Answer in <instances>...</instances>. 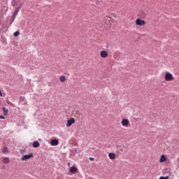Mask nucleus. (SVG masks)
Wrapping results in <instances>:
<instances>
[{"label":"nucleus","mask_w":179,"mask_h":179,"mask_svg":"<svg viewBox=\"0 0 179 179\" xmlns=\"http://www.w3.org/2000/svg\"><path fill=\"white\" fill-rule=\"evenodd\" d=\"M0 96L2 97V92L0 91Z\"/></svg>","instance_id":"bb28decb"},{"label":"nucleus","mask_w":179,"mask_h":179,"mask_svg":"<svg viewBox=\"0 0 179 179\" xmlns=\"http://www.w3.org/2000/svg\"><path fill=\"white\" fill-rule=\"evenodd\" d=\"M0 120H5V117L2 116V115H0Z\"/></svg>","instance_id":"b1692460"},{"label":"nucleus","mask_w":179,"mask_h":179,"mask_svg":"<svg viewBox=\"0 0 179 179\" xmlns=\"http://www.w3.org/2000/svg\"><path fill=\"white\" fill-rule=\"evenodd\" d=\"M106 19H107L108 20H110V17H107Z\"/></svg>","instance_id":"c756f323"},{"label":"nucleus","mask_w":179,"mask_h":179,"mask_svg":"<svg viewBox=\"0 0 179 179\" xmlns=\"http://www.w3.org/2000/svg\"><path fill=\"white\" fill-rule=\"evenodd\" d=\"M75 117H76L77 118L79 117V113L77 112L76 114L74 115Z\"/></svg>","instance_id":"5701e85b"},{"label":"nucleus","mask_w":179,"mask_h":179,"mask_svg":"<svg viewBox=\"0 0 179 179\" xmlns=\"http://www.w3.org/2000/svg\"><path fill=\"white\" fill-rule=\"evenodd\" d=\"M59 80L60 82H62V83H64V82L66 80V78L65 77V76H62L59 77Z\"/></svg>","instance_id":"9d476101"},{"label":"nucleus","mask_w":179,"mask_h":179,"mask_svg":"<svg viewBox=\"0 0 179 179\" xmlns=\"http://www.w3.org/2000/svg\"><path fill=\"white\" fill-rule=\"evenodd\" d=\"M73 124H75V119L73 117L67 120L66 127H71Z\"/></svg>","instance_id":"39448f33"},{"label":"nucleus","mask_w":179,"mask_h":179,"mask_svg":"<svg viewBox=\"0 0 179 179\" xmlns=\"http://www.w3.org/2000/svg\"><path fill=\"white\" fill-rule=\"evenodd\" d=\"M40 146V143L38 141H34L33 143V148H38Z\"/></svg>","instance_id":"9b49d317"},{"label":"nucleus","mask_w":179,"mask_h":179,"mask_svg":"<svg viewBox=\"0 0 179 179\" xmlns=\"http://www.w3.org/2000/svg\"><path fill=\"white\" fill-rule=\"evenodd\" d=\"M106 24H108V22H106Z\"/></svg>","instance_id":"7c9ffc66"},{"label":"nucleus","mask_w":179,"mask_h":179,"mask_svg":"<svg viewBox=\"0 0 179 179\" xmlns=\"http://www.w3.org/2000/svg\"><path fill=\"white\" fill-rule=\"evenodd\" d=\"M59 143V141H58L57 139H53L50 141V145L52 146H57Z\"/></svg>","instance_id":"423d86ee"},{"label":"nucleus","mask_w":179,"mask_h":179,"mask_svg":"<svg viewBox=\"0 0 179 179\" xmlns=\"http://www.w3.org/2000/svg\"><path fill=\"white\" fill-rule=\"evenodd\" d=\"M96 5H100V1L97 0L95 2Z\"/></svg>","instance_id":"4be33fe9"},{"label":"nucleus","mask_w":179,"mask_h":179,"mask_svg":"<svg viewBox=\"0 0 179 179\" xmlns=\"http://www.w3.org/2000/svg\"><path fill=\"white\" fill-rule=\"evenodd\" d=\"M110 159H111L112 160H114V159H115V157H110Z\"/></svg>","instance_id":"cd10ccee"},{"label":"nucleus","mask_w":179,"mask_h":179,"mask_svg":"<svg viewBox=\"0 0 179 179\" xmlns=\"http://www.w3.org/2000/svg\"><path fill=\"white\" fill-rule=\"evenodd\" d=\"M90 160L91 162H93V161L94 160V157H90Z\"/></svg>","instance_id":"393cba45"},{"label":"nucleus","mask_w":179,"mask_h":179,"mask_svg":"<svg viewBox=\"0 0 179 179\" xmlns=\"http://www.w3.org/2000/svg\"><path fill=\"white\" fill-rule=\"evenodd\" d=\"M121 124H122V127H124V128H128L131 125L129 120H128L127 118L122 119Z\"/></svg>","instance_id":"f03ea898"},{"label":"nucleus","mask_w":179,"mask_h":179,"mask_svg":"<svg viewBox=\"0 0 179 179\" xmlns=\"http://www.w3.org/2000/svg\"><path fill=\"white\" fill-rule=\"evenodd\" d=\"M161 157H165L164 155H161Z\"/></svg>","instance_id":"c85d7f7f"},{"label":"nucleus","mask_w":179,"mask_h":179,"mask_svg":"<svg viewBox=\"0 0 179 179\" xmlns=\"http://www.w3.org/2000/svg\"><path fill=\"white\" fill-rule=\"evenodd\" d=\"M3 162L5 163L6 164H8V163H9V158L8 157H4L3 159Z\"/></svg>","instance_id":"4468645a"},{"label":"nucleus","mask_w":179,"mask_h":179,"mask_svg":"<svg viewBox=\"0 0 179 179\" xmlns=\"http://www.w3.org/2000/svg\"><path fill=\"white\" fill-rule=\"evenodd\" d=\"M167 160V157H160L159 162L160 163H164Z\"/></svg>","instance_id":"2eb2a0df"},{"label":"nucleus","mask_w":179,"mask_h":179,"mask_svg":"<svg viewBox=\"0 0 179 179\" xmlns=\"http://www.w3.org/2000/svg\"><path fill=\"white\" fill-rule=\"evenodd\" d=\"M3 113L4 115H8V113H9V110L6 108H3Z\"/></svg>","instance_id":"ddd939ff"},{"label":"nucleus","mask_w":179,"mask_h":179,"mask_svg":"<svg viewBox=\"0 0 179 179\" xmlns=\"http://www.w3.org/2000/svg\"><path fill=\"white\" fill-rule=\"evenodd\" d=\"M1 152L3 153H8V148L6 147H3L2 150H1Z\"/></svg>","instance_id":"dca6fc26"},{"label":"nucleus","mask_w":179,"mask_h":179,"mask_svg":"<svg viewBox=\"0 0 179 179\" xmlns=\"http://www.w3.org/2000/svg\"><path fill=\"white\" fill-rule=\"evenodd\" d=\"M29 159H30V157H22L21 160H27Z\"/></svg>","instance_id":"412c9836"},{"label":"nucleus","mask_w":179,"mask_h":179,"mask_svg":"<svg viewBox=\"0 0 179 179\" xmlns=\"http://www.w3.org/2000/svg\"><path fill=\"white\" fill-rule=\"evenodd\" d=\"M136 26H145V24H146V22H145V20H143L141 18H138L136 20Z\"/></svg>","instance_id":"7ed1b4c3"},{"label":"nucleus","mask_w":179,"mask_h":179,"mask_svg":"<svg viewBox=\"0 0 179 179\" xmlns=\"http://www.w3.org/2000/svg\"><path fill=\"white\" fill-rule=\"evenodd\" d=\"M23 157H33V153H31L29 155H24Z\"/></svg>","instance_id":"6ab92c4d"},{"label":"nucleus","mask_w":179,"mask_h":179,"mask_svg":"<svg viewBox=\"0 0 179 179\" xmlns=\"http://www.w3.org/2000/svg\"><path fill=\"white\" fill-rule=\"evenodd\" d=\"M22 6H23V3H22V1L20 0V3L17 4V7L15 8L20 10L22 8Z\"/></svg>","instance_id":"1a4fd4ad"},{"label":"nucleus","mask_w":179,"mask_h":179,"mask_svg":"<svg viewBox=\"0 0 179 179\" xmlns=\"http://www.w3.org/2000/svg\"><path fill=\"white\" fill-rule=\"evenodd\" d=\"M20 34V32H19V31H17L13 34V36L14 37H17L19 36Z\"/></svg>","instance_id":"f3484780"},{"label":"nucleus","mask_w":179,"mask_h":179,"mask_svg":"<svg viewBox=\"0 0 179 179\" xmlns=\"http://www.w3.org/2000/svg\"><path fill=\"white\" fill-rule=\"evenodd\" d=\"M108 156L109 157H115L116 155L115 153L110 152L108 154Z\"/></svg>","instance_id":"a211bd4d"},{"label":"nucleus","mask_w":179,"mask_h":179,"mask_svg":"<svg viewBox=\"0 0 179 179\" xmlns=\"http://www.w3.org/2000/svg\"><path fill=\"white\" fill-rule=\"evenodd\" d=\"M20 0H13L11 1L12 6H17V4L20 3Z\"/></svg>","instance_id":"6e6552de"},{"label":"nucleus","mask_w":179,"mask_h":179,"mask_svg":"<svg viewBox=\"0 0 179 179\" xmlns=\"http://www.w3.org/2000/svg\"><path fill=\"white\" fill-rule=\"evenodd\" d=\"M159 179H169V176H160Z\"/></svg>","instance_id":"aec40b11"},{"label":"nucleus","mask_w":179,"mask_h":179,"mask_svg":"<svg viewBox=\"0 0 179 179\" xmlns=\"http://www.w3.org/2000/svg\"><path fill=\"white\" fill-rule=\"evenodd\" d=\"M100 57L101 58H107L108 57V52L106 50H101L100 52Z\"/></svg>","instance_id":"20e7f679"},{"label":"nucleus","mask_w":179,"mask_h":179,"mask_svg":"<svg viewBox=\"0 0 179 179\" xmlns=\"http://www.w3.org/2000/svg\"><path fill=\"white\" fill-rule=\"evenodd\" d=\"M67 166H68L69 167H71V162H69V163L67 164Z\"/></svg>","instance_id":"a878e982"},{"label":"nucleus","mask_w":179,"mask_h":179,"mask_svg":"<svg viewBox=\"0 0 179 179\" xmlns=\"http://www.w3.org/2000/svg\"><path fill=\"white\" fill-rule=\"evenodd\" d=\"M176 78H174V76L169 71H166L164 74V80L166 82H173Z\"/></svg>","instance_id":"f257e3e1"},{"label":"nucleus","mask_w":179,"mask_h":179,"mask_svg":"<svg viewBox=\"0 0 179 179\" xmlns=\"http://www.w3.org/2000/svg\"><path fill=\"white\" fill-rule=\"evenodd\" d=\"M17 13H19V9L15 8L14 13L13 14V17H16V16H17Z\"/></svg>","instance_id":"f8f14e48"},{"label":"nucleus","mask_w":179,"mask_h":179,"mask_svg":"<svg viewBox=\"0 0 179 179\" xmlns=\"http://www.w3.org/2000/svg\"><path fill=\"white\" fill-rule=\"evenodd\" d=\"M69 171L71 173H72L73 174H75V173H76V171H78V168H76V166H71L70 168Z\"/></svg>","instance_id":"0eeeda50"}]
</instances>
